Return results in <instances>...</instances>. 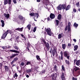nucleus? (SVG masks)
I'll return each instance as SVG.
<instances>
[{"instance_id":"nucleus-1","label":"nucleus","mask_w":80,"mask_h":80,"mask_svg":"<svg viewBox=\"0 0 80 80\" xmlns=\"http://www.w3.org/2000/svg\"><path fill=\"white\" fill-rule=\"evenodd\" d=\"M65 8H66V5L65 4L62 5L60 4L57 7V8L58 10H61L62 9L64 10Z\"/></svg>"},{"instance_id":"nucleus-2","label":"nucleus","mask_w":80,"mask_h":80,"mask_svg":"<svg viewBox=\"0 0 80 80\" xmlns=\"http://www.w3.org/2000/svg\"><path fill=\"white\" fill-rule=\"evenodd\" d=\"M71 23L70 22H69L68 23V26H67L65 28V31L67 30L68 29V32H70V30L71 29Z\"/></svg>"},{"instance_id":"nucleus-3","label":"nucleus","mask_w":80,"mask_h":80,"mask_svg":"<svg viewBox=\"0 0 80 80\" xmlns=\"http://www.w3.org/2000/svg\"><path fill=\"white\" fill-rule=\"evenodd\" d=\"M64 57H66L68 60H69L70 58V55H69V52L68 51H65L64 53Z\"/></svg>"},{"instance_id":"nucleus-4","label":"nucleus","mask_w":80,"mask_h":80,"mask_svg":"<svg viewBox=\"0 0 80 80\" xmlns=\"http://www.w3.org/2000/svg\"><path fill=\"white\" fill-rule=\"evenodd\" d=\"M53 50L52 51V53L53 56H55V55L56 54V53H57V48L55 47H53Z\"/></svg>"},{"instance_id":"nucleus-5","label":"nucleus","mask_w":80,"mask_h":80,"mask_svg":"<svg viewBox=\"0 0 80 80\" xmlns=\"http://www.w3.org/2000/svg\"><path fill=\"white\" fill-rule=\"evenodd\" d=\"M46 32H47V34L49 35L50 36H51L52 35V32H51V29H50V28H48L46 30Z\"/></svg>"},{"instance_id":"nucleus-6","label":"nucleus","mask_w":80,"mask_h":80,"mask_svg":"<svg viewBox=\"0 0 80 80\" xmlns=\"http://www.w3.org/2000/svg\"><path fill=\"white\" fill-rule=\"evenodd\" d=\"M8 30L7 32H4V34L2 35V38L4 39L5 38V37H7V34H8Z\"/></svg>"},{"instance_id":"nucleus-7","label":"nucleus","mask_w":80,"mask_h":80,"mask_svg":"<svg viewBox=\"0 0 80 80\" xmlns=\"http://www.w3.org/2000/svg\"><path fill=\"white\" fill-rule=\"evenodd\" d=\"M46 48L47 49V51H48L50 50V45H49V43L48 42L46 43L45 44Z\"/></svg>"},{"instance_id":"nucleus-8","label":"nucleus","mask_w":80,"mask_h":80,"mask_svg":"<svg viewBox=\"0 0 80 80\" xmlns=\"http://www.w3.org/2000/svg\"><path fill=\"white\" fill-rule=\"evenodd\" d=\"M61 78L62 80H65V77L64 76V73L63 72L61 73Z\"/></svg>"},{"instance_id":"nucleus-9","label":"nucleus","mask_w":80,"mask_h":80,"mask_svg":"<svg viewBox=\"0 0 80 80\" xmlns=\"http://www.w3.org/2000/svg\"><path fill=\"white\" fill-rule=\"evenodd\" d=\"M18 53L13 54L11 56H10V59H12V58H14L15 57L18 56Z\"/></svg>"},{"instance_id":"nucleus-10","label":"nucleus","mask_w":80,"mask_h":80,"mask_svg":"<svg viewBox=\"0 0 80 80\" xmlns=\"http://www.w3.org/2000/svg\"><path fill=\"white\" fill-rule=\"evenodd\" d=\"M18 60V58H14L13 60L11 62V65H12L13 63L16 62Z\"/></svg>"},{"instance_id":"nucleus-11","label":"nucleus","mask_w":80,"mask_h":80,"mask_svg":"<svg viewBox=\"0 0 80 80\" xmlns=\"http://www.w3.org/2000/svg\"><path fill=\"white\" fill-rule=\"evenodd\" d=\"M9 51L11 52H14V53H20V52L19 51H18L15 50H9Z\"/></svg>"},{"instance_id":"nucleus-12","label":"nucleus","mask_w":80,"mask_h":80,"mask_svg":"<svg viewBox=\"0 0 80 80\" xmlns=\"http://www.w3.org/2000/svg\"><path fill=\"white\" fill-rule=\"evenodd\" d=\"M34 18H36V19H37L38 18V13H35L34 14Z\"/></svg>"},{"instance_id":"nucleus-13","label":"nucleus","mask_w":80,"mask_h":80,"mask_svg":"<svg viewBox=\"0 0 80 80\" xmlns=\"http://www.w3.org/2000/svg\"><path fill=\"white\" fill-rule=\"evenodd\" d=\"M4 16L6 18V19H8L10 17V14H6L4 13Z\"/></svg>"},{"instance_id":"nucleus-14","label":"nucleus","mask_w":80,"mask_h":80,"mask_svg":"<svg viewBox=\"0 0 80 80\" xmlns=\"http://www.w3.org/2000/svg\"><path fill=\"white\" fill-rule=\"evenodd\" d=\"M23 27L22 28H17L15 29V30H18V31H19V32H22L23 30Z\"/></svg>"},{"instance_id":"nucleus-15","label":"nucleus","mask_w":80,"mask_h":80,"mask_svg":"<svg viewBox=\"0 0 80 80\" xmlns=\"http://www.w3.org/2000/svg\"><path fill=\"white\" fill-rule=\"evenodd\" d=\"M61 57L60 56H59L58 58L60 60H63V53L62 52H61Z\"/></svg>"},{"instance_id":"nucleus-16","label":"nucleus","mask_w":80,"mask_h":80,"mask_svg":"<svg viewBox=\"0 0 80 80\" xmlns=\"http://www.w3.org/2000/svg\"><path fill=\"white\" fill-rule=\"evenodd\" d=\"M1 22L2 23L1 26L2 27H3L5 25V23H4V21L3 20H1Z\"/></svg>"},{"instance_id":"nucleus-17","label":"nucleus","mask_w":80,"mask_h":80,"mask_svg":"<svg viewBox=\"0 0 80 80\" xmlns=\"http://www.w3.org/2000/svg\"><path fill=\"white\" fill-rule=\"evenodd\" d=\"M57 74L56 73H54L53 74H52V75H51V77L52 78H54L55 77V78H56V77H57Z\"/></svg>"},{"instance_id":"nucleus-18","label":"nucleus","mask_w":80,"mask_h":80,"mask_svg":"<svg viewBox=\"0 0 80 80\" xmlns=\"http://www.w3.org/2000/svg\"><path fill=\"white\" fill-rule=\"evenodd\" d=\"M55 15L53 14H51L50 15V18H51V19H53V18H55Z\"/></svg>"},{"instance_id":"nucleus-19","label":"nucleus","mask_w":80,"mask_h":80,"mask_svg":"<svg viewBox=\"0 0 80 80\" xmlns=\"http://www.w3.org/2000/svg\"><path fill=\"white\" fill-rule=\"evenodd\" d=\"M80 60H77L76 61V65H77V66H79V65H80Z\"/></svg>"},{"instance_id":"nucleus-20","label":"nucleus","mask_w":80,"mask_h":80,"mask_svg":"<svg viewBox=\"0 0 80 80\" xmlns=\"http://www.w3.org/2000/svg\"><path fill=\"white\" fill-rule=\"evenodd\" d=\"M78 24H77L76 22H75L73 24V26L74 27H75V28H77L78 27Z\"/></svg>"},{"instance_id":"nucleus-21","label":"nucleus","mask_w":80,"mask_h":80,"mask_svg":"<svg viewBox=\"0 0 80 80\" xmlns=\"http://www.w3.org/2000/svg\"><path fill=\"white\" fill-rule=\"evenodd\" d=\"M25 20L24 19L23 20H20L19 22H18L19 23H24Z\"/></svg>"},{"instance_id":"nucleus-22","label":"nucleus","mask_w":80,"mask_h":80,"mask_svg":"<svg viewBox=\"0 0 80 80\" xmlns=\"http://www.w3.org/2000/svg\"><path fill=\"white\" fill-rule=\"evenodd\" d=\"M74 51H76L77 49H78V45H75L74 47Z\"/></svg>"},{"instance_id":"nucleus-23","label":"nucleus","mask_w":80,"mask_h":80,"mask_svg":"<svg viewBox=\"0 0 80 80\" xmlns=\"http://www.w3.org/2000/svg\"><path fill=\"white\" fill-rule=\"evenodd\" d=\"M18 77V75H17V73H15L14 74V75H13V78H15L16 77L15 79H17V77Z\"/></svg>"},{"instance_id":"nucleus-24","label":"nucleus","mask_w":80,"mask_h":80,"mask_svg":"<svg viewBox=\"0 0 80 80\" xmlns=\"http://www.w3.org/2000/svg\"><path fill=\"white\" fill-rule=\"evenodd\" d=\"M62 37V34H59L58 35V39H60Z\"/></svg>"},{"instance_id":"nucleus-25","label":"nucleus","mask_w":80,"mask_h":80,"mask_svg":"<svg viewBox=\"0 0 80 80\" xmlns=\"http://www.w3.org/2000/svg\"><path fill=\"white\" fill-rule=\"evenodd\" d=\"M18 17L20 20H25V18H23L21 15L19 16Z\"/></svg>"},{"instance_id":"nucleus-26","label":"nucleus","mask_w":80,"mask_h":80,"mask_svg":"<svg viewBox=\"0 0 80 80\" xmlns=\"http://www.w3.org/2000/svg\"><path fill=\"white\" fill-rule=\"evenodd\" d=\"M36 58L38 60H39V61H40V60H41V59L40 58V56L37 55L36 56Z\"/></svg>"},{"instance_id":"nucleus-27","label":"nucleus","mask_w":80,"mask_h":80,"mask_svg":"<svg viewBox=\"0 0 80 80\" xmlns=\"http://www.w3.org/2000/svg\"><path fill=\"white\" fill-rule=\"evenodd\" d=\"M5 68V70L6 71H8V70H9L8 69V67L7 66H4Z\"/></svg>"},{"instance_id":"nucleus-28","label":"nucleus","mask_w":80,"mask_h":80,"mask_svg":"<svg viewBox=\"0 0 80 80\" xmlns=\"http://www.w3.org/2000/svg\"><path fill=\"white\" fill-rule=\"evenodd\" d=\"M32 72V70L30 69H28L26 71V72L28 73H30V72Z\"/></svg>"},{"instance_id":"nucleus-29","label":"nucleus","mask_w":80,"mask_h":80,"mask_svg":"<svg viewBox=\"0 0 80 80\" xmlns=\"http://www.w3.org/2000/svg\"><path fill=\"white\" fill-rule=\"evenodd\" d=\"M65 62H66L67 65H68L70 64V62H69L68 60H65Z\"/></svg>"},{"instance_id":"nucleus-30","label":"nucleus","mask_w":80,"mask_h":80,"mask_svg":"<svg viewBox=\"0 0 80 80\" xmlns=\"http://www.w3.org/2000/svg\"><path fill=\"white\" fill-rule=\"evenodd\" d=\"M62 48L64 50L65 49V48H66V45H65V44H62Z\"/></svg>"},{"instance_id":"nucleus-31","label":"nucleus","mask_w":80,"mask_h":80,"mask_svg":"<svg viewBox=\"0 0 80 80\" xmlns=\"http://www.w3.org/2000/svg\"><path fill=\"white\" fill-rule=\"evenodd\" d=\"M62 17V15L61 14H59L58 16V20H60L61 19V17Z\"/></svg>"},{"instance_id":"nucleus-32","label":"nucleus","mask_w":80,"mask_h":80,"mask_svg":"<svg viewBox=\"0 0 80 80\" xmlns=\"http://www.w3.org/2000/svg\"><path fill=\"white\" fill-rule=\"evenodd\" d=\"M27 27L28 28L29 30H30L31 28V25L29 24L27 26Z\"/></svg>"},{"instance_id":"nucleus-33","label":"nucleus","mask_w":80,"mask_h":80,"mask_svg":"<svg viewBox=\"0 0 80 80\" xmlns=\"http://www.w3.org/2000/svg\"><path fill=\"white\" fill-rule=\"evenodd\" d=\"M70 8V6H68L66 8V10L67 11L68 10H69Z\"/></svg>"},{"instance_id":"nucleus-34","label":"nucleus","mask_w":80,"mask_h":80,"mask_svg":"<svg viewBox=\"0 0 80 80\" xmlns=\"http://www.w3.org/2000/svg\"><path fill=\"white\" fill-rule=\"evenodd\" d=\"M56 25L57 26L59 25V21L57 20H56Z\"/></svg>"},{"instance_id":"nucleus-35","label":"nucleus","mask_w":80,"mask_h":80,"mask_svg":"<svg viewBox=\"0 0 80 80\" xmlns=\"http://www.w3.org/2000/svg\"><path fill=\"white\" fill-rule=\"evenodd\" d=\"M8 0H4V4L7 5L8 3Z\"/></svg>"},{"instance_id":"nucleus-36","label":"nucleus","mask_w":80,"mask_h":80,"mask_svg":"<svg viewBox=\"0 0 80 80\" xmlns=\"http://www.w3.org/2000/svg\"><path fill=\"white\" fill-rule=\"evenodd\" d=\"M20 35L23 38H24V40H26V38H25V37L24 36V35L22 34H21Z\"/></svg>"},{"instance_id":"nucleus-37","label":"nucleus","mask_w":80,"mask_h":80,"mask_svg":"<svg viewBox=\"0 0 80 80\" xmlns=\"http://www.w3.org/2000/svg\"><path fill=\"white\" fill-rule=\"evenodd\" d=\"M80 75V71L78 72V73L75 76L78 77V76H79V75Z\"/></svg>"},{"instance_id":"nucleus-38","label":"nucleus","mask_w":80,"mask_h":80,"mask_svg":"<svg viewBox=\"0 0 80 80\" xmlns=\"http://www.w3.org/2000/svg\"><path fill=\"white\" fill-rule=\"evenodd\" d=\"M75 71L77 72V70H79V68H77V67H75Z\"/></svg>"},{"instance_id":"nucleus-39","label":"nucleus","mask_w":80,"mask_h":80,"mask_svg":"<svg viewBox=\"0 0 80 80\" xmlns=\"http://www.w3.org/2000/svg\"><path fill=\"white\" fill-rule=\"evenodd\" d=\"M15 49V50H18V47H17V46H14L13 47Z\"/></svg>"},{"instance_id":"nucleus-40","label":"nucleus","mask_w":80,"mask_h":80,"mask_svg":"<svg viewBox=\"0 0 80 80\" xmlns=\"http://www.w3.org/2000/svg\"><path fill=\"white\" fill-rule=\"evenodd\" d=\"M62 70L63 71H65V68L64 67V66H63V65H62Z\"/></svg>"},{"instance_id":"nucleus-41","label":"nucleus","mask_w":80,"mask_h":80,"mask_svg":"<svg viewBox=\"0 0 80 80\" xmlns=\"http://www.w3.org/2000/svg\"><path fill=\"white\" fill-rule=\"evenodd\" d=\"M76 5L78 7H79V6L80 5V3H79V2H78L76 4Z\"/></svg>"},{"instance_id":"nucleus-42","label":"nucleus","mask_w":80,"mask_h":80,"mask_svg":"<svg viewBox=\"0 0 80 80\" xmlns=\"http://www.w3.org/2000/svg\"><path fill=\"white\" fill-rule=\"evenodd\" d=\"M21 66H24V65H25V63L23 62H21Z\"/></svg>"},{"instance_id":"nucleus-43","label":"nucleus","mask_w":80,"mask_h":80,"mask_svg":"<svg viewBox=\"0 0 80 80\" xmlns=\"http://www.w3.org/2000/svg\"><path fill=\"white\" fill-rule=\"evenodd\" d=\"M12 0H8V4L10 5L11 4V2Z\"/></svg>"},{"instance_id":"nucleus-44","label":"nucleus","mask_w":80,"mask_h":80,"mask_svg":"<svg viewBox=\"0 0 80 80\" xmlns=\"http://www.w3.org/2000/svg\"><path fill=\"white\" fill-rule=\"evenodd\" d=\"M26 65H31V62H28L26 63Z\"/></svg>"},{"instance_id":"nucleus-45","label":"nucleus","mask_w":80,"mask_h":80,"mask_svg":"<svg viewBox=\"0 0 80 80\" xmlns=\"http://www.w3.org/2000/svg\"><path fill=\"white\" fill-rule=\"evenodd\" d=\"M29 15H31L32 17V16H34V13H31L29 14Z\"/></svg>"},{"instance_id":"nucleus-46","label":"nucleus","mask_w":80,"mask_h":80,"mask_svg":"<svg viewBox=\"0 0 80 80\" xmlns=\"http://www.w3.org/2000/svg\"><path fill=\"white\" fill-rule=\"evenodd\" d=\"M37 29V28L36 27H35L34 28V29L33 30V32H35V31H36Z\"/></svg>"},{"instance_id":"nucleus-47","label":"nucleus","mask_w":80,"mask_h":80,"mask_svg":"<svg viewBox=\"0 0 80 80\" xmlns=\"http://www.w3.org/2000/svg\"><path fill=\"white\" fill-rule=\"evenodd\" d=\"M3 49H6L7 48V46H3L1 47Z\"/></svg>"},{"instance_id":"nucleus-48","label":"nucleus","mask_w":80,"mask_h":80,"mask_svg":"<svg viewBox=\"0 0 80 80\" xmlns=\"http://www.w3.org/2000/svg\"><path fill=\"white\" fill-rule=\"evenodd\" d=\"M2 66H3V64L2 63L0 62V68H1Z\"/></svg>"},{"instance_id":"nucleus-49","label":"nucleus","mask_w":80,"mask_h":80,"mask_svg":"<svg viewBox=\"0 0 80 80\" xmlns=\"http://www.w3.org/2000/svg\"><path fill=\"white\" fill-rule=\"evenodd\" d=\"M73 12H74V13H75V12H77V10H76V9L74 8L73 9Z\"/></svg>"},{"instance_id":"nucleus-50","label":"nucleus","mask_w":80,"mask_h":80,"mask_svg":"<svg viewBox=\"0 0 80 80\" xmlns=\"http://www.w3.org/2000/svg\"><path fill=\"white\" fill-rule=\"evenodd\" d=\"M72 80H77V78H72Z\"/></svg>"},{"instance_id":"nucleus-51","label":"nucleus","mask_w":80,"mask_h":80,"mask_svg":"<svg viewBox=\"0 0 80 80\" xmlns=\"http://www.w3.org/2000/svg\"><path fill=\"white\" fill-rule=\"evenodd\" d=\"M13 2L14 3H17V1L16 0H13Z\"/></svg>"},{"instance_id":"nucleus-52","label":"nucleus","mask_w":80,"mask_h":80,"mask_svg":"<svg viewBox=\"0 0 80 80\" xmlns=\"http://www.w3.org/2000/svg\"><path fill=\"white\" fill-rule=\"evenodd\" d=\"M43 43H44L45 45L46 44V43H46V42H45V41L43 40Z\"/></svg>"},{"instance_id":"nucleus-53","label":"nucleus","mask_w":80,"mask_h":80,"mask_svg":"<svg viewBox=\"0 0 80 80\" xmlns=\"http://www.w3.org/2000/svg\"><path fill=\"white\" fill-rule=\"evenodd\" d=\"M71 45H72V44H70V43H68V47H70V46H71Z\"/></svg>"},{"instance_id":"nucleus-54","label":"nucleus","mask_w":80,"mask_h":80,"mask_svg":"<svg viewBox=\"0 0 80 80\" xmlns=\"http://www.w3.org/2000/svg\"><path fill=\"white\" fill-rule=\"evenodd\" d=\"M27 47H30V43H28L27 44Z\"/></svg>"},{"instance_id":"nucleus-55","label":"nucleus","mask_w":80,"mask_h":80,"mask_svg":"<svg viewBox=\"0 0 80 80\" xmlns=\"http://www.w3.org/2000/svg\"><path fill=\"white\" fill-rule=\"evenodd\" d=\"M19 39H20V37H17L16 38V39L17 40H19Z\"/></svg>"},{"instance_id":"nucleus-56","label":"nucleus","mask_w":80,"mask_h":80,"mask_svg":"<svg viewBox=\"0 0 80 80\" xmlns=\"http://www.w3.org/2000/svg\"><path fill=\"white\" fill-rule=\"evenodd\" d=\"M27 48L28 50V52H30V50L29 49V47H27Z\"/></svg>"},{"instance_id":"nucleus-57","label":"nucleus","mask_w":80,"mask_h":80,"mask_svg":"<svg viewBox=\"0 0 80 80\" xmlns=\"http://www.w3.org/2000/svg\"><path fill=\"white\" fill-rule=\"evenodd\" d=\"M73 41L75 42H77V40L75 39H73Z\"/></svg>"},{"instance_id":"nucleus-58","label":"nucleus","mask_w":80,"mask_h":80,"mask_svg":"<svg viewBox=\"0 0 80 80\" xmlns=\"http://www.w3.org/2000/svg\"><path fill=\"white\" fill-rule=\"evenodd\" d=\"M9 32L10 34H12V32L11 31H9Z\"/></svg>"},{"instance_id":"nucleus-59","label":"nucleus","mask_w":80,"mask_h":80,"mask_svg":"<svg viewBox=\"0 0 80 80\" xmlns=\"http://www.w3.org/2000/svg\"><path fill=\"white\" fill-rule=\"evenodd\" d=\"M23 10H26V12H28V10L25 9H23Z\"/></svg>"},{"instance_id":"nucleus-60","label":"nucleus","mask_w":80,"mask_h":80,"mask_svg":"<svg viewBox=\"0 0 80 80\" xmlns=\"http://www.w3.org/2000/svg\"><path fill=\"white\" fill-rule=\"evenodd\" d=\"M26 77H27V78H28V77H29V75H26Z\"/></svg>"},{"instance_id":"nucleus-61","label":"nucleus","mask_w":80,"mask_h":80,"mask_svg":"<svg viewBox=\"0 0 80 80\" xmlns=\"http://www.w3.org/2000/svg\"><path fill=\"white\" fill-rule=\"evenodd\" d=\"M37 2H40V0H37Z\"/></svg>"},{"instance_id":"nucleus-62","label":"nucleus","mask_w":80,"mask_h":80,"mask_svg":"<svg viewBox=\"0 0 80 80\" xmlns=\"http://www.w3.org/2000/svg\"><path fill=\"white\" fill-rule=\"evenodd\" d=\"M57 68V66L55 65L54 66V68Z\"/></svg>"},{"instance_id":"nucleus-63","label":"nucleus","mask_w":80,"mask_h":80,"mask_svg":"<svg viewBox=\"0 0 80 80\" xmlns=\"http://www.w3.org/2000/svg\"><path fill=\"white\" fill-rule=\"evenodd\" d=\"M47 20H50V18H48Z\"/></svg>"},{"instance_id":"nucleus-64","label":"nucleus","mask_w":80,"mask_h":80,"mask_svg":"<svg viewBox=\"0 0 80 80\" xmlns=\"http://www.w3.org/2000/svg\"><path fill=\"white\" fill-rule=\"evenodd\" d=\"M54 70H56V71H57V68H54Z\"/></svg>"}]
</instances>
